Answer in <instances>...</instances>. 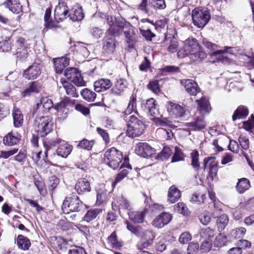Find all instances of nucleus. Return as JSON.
Listing matches in <instances>:
<instances>
[{
  "label": "nucleus",
  "mask_w": 254,
  "mask_h": 254,
  "mask_svg": "<svg viewBox=\"0 0 254 254\" xmlns=\"http://www.w3.org/2000/svg\"><path fill=\"white\" fill-rule=\"evenodd\" d=\"M72 150V146L63 141L56 151V156H59L63 158H66L71 153Z\"/></svg>",
  "instance_id": "23"
},
{
  "label": "nucleus",
  "mask_w": 254,
  "mask_h": 254,
  "mask_svg": "<svg viewBox=\"0 0 254 254\" xmlns=\"http://www.w3.org/2000/svg\"><path fill=\"white\" fill-rule=\"evenodd\" d=\"M64 75L68 80L73 82L75 85L77 86H85V82L77 68L68 67L65 70Z\"/></svg>",
  "instance_id": "6"
},
{
  "label": "nucleus",
  "mask_w": 254,
  "mask_h": 254,
  "mask_svg": "<svg viewBox=\"0 0 254 254\" xmlns=\"http://www.w3.org/2000/svg\"><path fill=\"white\" fill-rule=\"evenodd\" d=\"M68 254H87V253L83 248L75 246L68 250Z\"/></svg>",
  "instance_id": "64"
},
{
  "label": "nucleus",
  "mask_w": 254,
  "mask_h": 254,
  "mask_svg": "<svg viewBox=\"0 0 254 254\" xmlns=\"http://www.w3.org/2000/svg\"><path fill=\"white\" fill-rule=\"evenodd\" d=\"M199 219L202 224L207 225L210 222L211 217L207 212H204L199 215Z\"/></svg>",
  "instance_id": "60"
},
{
  "label": "nucleus",
  "mask_w": 254,
  "mask_h": 254,
  "mask_svg": "<svg viewBox=\"0 0 254 254\" xmlns=\"http://www.w3.org/2000/svg\"><path fill=\"white\" fill-rule=\"evenodd\" d=\"M175 209L183 215H187L188 213V208L186 204L183 202H179L175 205Z\"/></svg>",
  "instance_id": "57"
},
{
  "label": "nucleus",
  "mask_w": 254,
  "mask_h": 254,
  "mask_svg": "<svg viewBox=\"0 0 254 254\" xmlns=\"http://www.w3.org/2000/svg\"><path fill=\"white\" fill-rule=\"evenodd\" d=\"M60 82L62 84L67 95L72 97H78L76 88L71 83L66 81L64 79H61Z\"/></svg>",
  "instance_id": "25"
},
{
  "label": "nucleus",
  "mask_w": 254,
  "mask_h": 254,
  "mask_svg": "<svg viewBox=\"0 0 254 254\" xmlns=\"http://www.w3.org/2000/svg\"><path fill=\"white\" fill-rule=\"evenodd\" d=\"M178 47V42L177 41L176 39L173 38V39L171 40L170 42L169 45L167 48V51L170 53H175L177 51Z\"/></svg>",
  "instance_id": "58"
},
{
  "label": "nucleus",
  "mask_w": 254,
  "mask_h": 254,
  "mask_svg": "<svg viewBox=\"0 0 254 254\" xmlns=\"http://www.w3.org/2000/svg\"><path fill=\"white\" fill-rule=\"evenodd\" d=\"M181 83L190 95L195 96L197 93L200 92V89L197 84L191 79H182L181 80Z\"/></svg>",
  "instance_id": "15"
},
{
  "label": "nucleus",
  "mask_w": 254,
  "mask_h": 254,
  "mask_svg": "<svg viewBox=\"0 0 254 254\" xmlns=\"http://www.w3.org/2000/svg\"><path fill=\"white\" fill-rule=\"evenodd\" d=\"M112 85L110 80L101 78L94 83V90L97 92L104 91L109 89Z\"/></svg>",
  "instance_id": "22"
},
{
  "label": "nucleus",
  "mask_w": 254,
  "mask_h": 254,
  "mask_svg": "<svg viewBox=\"0 0 254 254\" xmlns=\"http://www.w3.org/2000/svg\"><path fill=\"white\" fill-rule=\"evenodd\" d=\"M215 159L214 157H211L205 158L204 160V170L207 167V164L209 161H211L209 165V175L210 177L213 178L216 175L217 169L216 164H213V162Z\"/></svg>",
  "instance_id": "30"
},
{
  "label": "nucleus",
  "mask_w": 254,
  "mask_h": 254,
  "mask_svg": "<svg viewBox=\"0 0 254 254\" xmlns=\"http://www.w3.org/2000/svg\"><path fill=\"white\" fill-rule=\"evenodd\" d=\"M206 123L202 118H198L193 122L187 123L186 126L193 130H199L205 128Z\"/></svg>",
  "instance_id": "28"
},
{
  "label": "nucleus",
  "mask_w": 254,
  "mask_h": 254,
  "mask_svg": "<svg viewBox=\"0 0 254 254\" xmlns=\"http://www.w3.org/2000/svg\"><path fill=\"white\" fill-rule=\"evenodd\" d=\"M203 45L207 49L211 51V53L210 54L211 56L216 57L219 55H221L225 53L232 54L231 52L230 51V50L232 48L231 47L225 46L224 48V50H216L217 48V45L206 40L203 41Z\"/></svg>",
  "instance_id": "16"
},
{
  "label": "nucleus",
  "mask_w": 254,
  "mask_h": 254,
  "mask_svg": "<svg viewBox=\"0 0 254 254\" xmlns=\"http://www.w3.org/2000/svg\"><path fill=\"white\" fill-rule=\"evenodd\" d=\"M120 27L124 29V33L126 38V42L128 44L129 47H132L137 41L136 34V29L129 23H126L124 25H119Z\"/></svg>",
  "instance_id": "7"
},
{
  "label": "nucleus",
  "mask_w": 254,
  "mask_h": 254,
  "mask_svg": "<svg viewBox=\"0 0 254 254\" xmlns=\"http://www.w3.org/2000/svg\"><path fill=\"white\" fill-rule=\"evenodd\" d=\"M199 48L198 43L197 42L196 40L192 38H189L185 42V46L183 48V52L184 54L189 56L191 54L196 52V51H198Z\"/></svg>",
  "instance_id": "18"
},
{
  "label": "nucleus",
  "mask_w": 254,
  "mask_h": 254,
  "mask_svg": "<svg viewBox=\"0 0 254 254\" xmlns=\"http://www.w3.org/2000/svg\"><path fill=\"white\" fill-rule=\"evenodd\" d=\"M12 117L13 119V124L15 127H19L22 126L23 121V115L20 110L14 108L12 111Z\"/></svg>",
  "instance_id": "31"
},
{
  "label": "nucleus",
  "mask_w": 254,
  "mask_h": 254,
  "mask_svg": "<svg viewBox=\"0 0 254 254\" xmlns=\"http://www.w3.org/2000/svg\"><path fill=\"white\" fill-rule=\"evenodd\" d=\"M250 187L249 181L246 178H243L238 182L236 189L240 193L244 192Z\"/></svg>",
  "instance_id": "39"
},
{
  "label": "nucleus",
  "mask_w": 254,
  "mask_h": 254,
  "mask_svg": "<svg viewBox=\"0 0 254 254\" xmlns=\"http://www.w3.org/2000/svg\"><path fill=\"white\" fill-rule=\"evenodd\" d=\"M142 111L149 116L154 117L158 116L160 113L157 107L156 101L153 98H150L141 104Z\"/></svg>",
  "instance_id": "8"
},
{
  "label": "nucleus",
  "mask_w": 254,
  "mask_h": 254,
  "mask_svg": "<svg viewBox=\"0 0 254 254\" xmlns=\"http://www.w3.org/2000/svg\"><path fill=\"white\" fill-rule=\"evenodd\" d=\"M147 87L154 93H158L160 92V89L157 80L150 81L147 85Z\"/></svg>",
  "instance_id": "56"
},
{
  "label": "nucleus",
  "mask_w": 254,
  "mask_h": 254,
  "mask_svg": "<svg viewBox=\"0 0 254 254\" xmlns=\"http://www.w3.org/2000/svg\"><path fill=\"white\" fill-rule=\"evenodd\" d=\"M75 189L79 194H83L91 190V187L89 181L85 178L78 180L75 186Z\"/></svg>",
  "instance_id": "19"
},
{
  "label": "nucleus",
  "mask_w": 254,
  "mask_h": 254,
  "mask_svg": "<svg viewBox=\"0 0 254 254\" xmlns=\"http://www.w3.org/2000/svg\"><path fill=\"white\" fill-rule=\"evenodd\" d=\"M129 219L135 223H140L143 222L144 217L143 211H131L128 212Z\"/></svg>",
  "instance_id": "34"
},
{
  "label": "nucleus",
  "mask_w": 254,
  "mask_h": 254,
  "mask_svg": "<svg viewBox=\"0 0 254 254\" xmlns=\"http://www.w3.org/2000/svg\"><path fill=\"white\" fill-rule=\"evenodd\" d=\"M72 11L73 13L68 15L70 20L73 21H79L83 19L84 15L81 7L77 6L76 8H73Z\"/></svg>",
  "instance_id": "29"
},
{
  "label": "nucleus",
  "mask_w": 254,
  "mask_h": 254,
  "mask_svg": "<svg viewBox=\"0 0 254 254\" xmlns=\"http://www.w3.org/2000/svg\"><path fill=\"white\" fill-rule=\"evenodd\" d=\"M64 140L58 137L57 135L51 138L47 139V140L43 141V145L46 149L45 151V155L47 157L49 156L52 158L56 157V154L55 152L51 151V148L53 146H55L58 143H62Z\"/></svg>",
  "instance_id": "9"
},
{
  "label": "nucleus",
  "mask_w": 254,
  "mask_h": 254,
  "mask_svg": "<svg viewBox=\"0 0 254 254\" xmlns=\"http://www.w3.org/2000/svg\"><path fill=\"white\" fill-rule=\"evenodd\" d=\"M172 153L173 152L170 148L164 147L162 151L157 154L156 158L160 161L166 160L169 158Z\"/></svg>",
  "instance_id": "41"
},
{
  "label": "nucleus",
  "mask_w": 254,
  "mask_h": 254,
  "mask_svg": "<svg viewBox=\"0 0 254 254\" xmlns=\"http://www.w3.org/2000/svg\"><path fill=\"white\" fill-rule=\"evenodd\" d=\"M4 4L13 13L19 14L22 12V6L19 0H8Z\"/></svg>",
  "instance_id": "24"
},
{
  "label": "nucleus",
  "mask_w": 254,
  "mask_h": 254,
  "mask_svg": "<svg viewBox=\"0 0 254 254\" xmlns=\"http://www.w3.org/2000/svg\"><path fill=\"white\" fill-rule=\"evenodd\" d=\"M56 72L57 73H61L64 68L69 64V59L62 57L53 59Z\"/></svg>",
  "instance_id": "21"
},
{
  "label": "nucleus",
  "mask_w": 254,
  "mask_h": 254,
  "mask_svg": "<svg viewBox=\"0 0 254 254\" xmlns=\"http://www.w3.org/2000/svg\"><path fill=\"white\" fill-rule=\"evenodd\" d=\"M149 4L155 9H163L166 7L164 0H149Z\"/></svg>",
  "instance_id": "52"
},
{
  "label": "nucleus",
  "mask_w": 254,
  "mask_h": 254,
  "mask_svg": "<svg viewBox=\"0 0 254 254\" xmlns=\"http://www.w3.org/2000/svg\"><path fill=\"white\" fill-rule=\"evenodd\" d=\"M155 151L150 145L145 142L138 143L135 149L136 154L144 158L151 157L155 153Z\"/></svg>",
  "instance_id": "12"
},
{
  "label": "nucleus",
  "mask_w": 254,
  "mask_h": 254,
  "mask_svg": "<svg viewBox=\"0 0 254 254\" xmlns=\"http://www.w3.org/2000/svg\"><path fill=\"white\" fill-rule=\"evenodd\" d=\"M82 97L89 102L93 101L96 97V94L88 88H84L81 91L80 93Z\"/></svg>",
  "instance_id": "42"
},
{
  "label": "nucleus",
  "mask_w": 254,
  "mask_h": 254,
  "mask_svg": "<svg viewBox=\"0 0 254 254\" xmlns=\"http://www.w3.org/2000/svg\"><path fill=\"white\" fill-rule=\"evenodd\" d=\"M42 65L37 63H34L28 68L24 70L23 76L28 80L37 78L41 74Z\"/></svg>",
  "instance_id": "10"
},
{
  "label": "nucleus",
  "mask_w": 254,
  "mask_h": 254,
  "mask_svg": "<svg viewBox=\"0 0 254 254\" xmlns=\"http://www.w3.org/2000/svg\"><path fill=\"white\" fill-rule=\"evenodd\" d=\"M103 48L109 53H113L115 51L116 44L114 38H107L104 41Z\"/></svg>",
  "instance_id": "37"
},
{
  "label": "nucleus",
  "mask_w": 254,
  "mask_h": 254,
  "mask_svg": "<svg viewBox=\"0 0 254 254\" xmlns=\"http://www.w3.org/2000/svg\"><path fill=\"white\" fill-rule=\"evenodd\" d=\"M94 143V142L93 140H88L86 139H83L79 142L77 146L80 148L90 150H91Z\"/></svg>",
  "instance_id": "50"
},
{
  "label": "nucleus",
  "mask_w": 254,
  "mask_h": 254,
  "mask_svg": "<svg viewBox=\"0 0 254 254\" xmlns=\"http://www.w3.org/2000/svg\"><path fill=\"white\" fill-rule=\"evenodd\" d=\"M166 107L169 115L171 116L180 118L184 116L185 111L184 108L179 104L172 102H168Z\"/></svg>",
  "instance_id": "14"
},
{
  "label": "nucleus",
  "mask_w": 254,
  "mask_h": 254,
  "mask_svg": "<svg viewBox=\"0 0 254 254\" xmlns=\"http://www.w3.org/2000/svg\"><path fill=\"white\" fill-rule=\"evenodd\" d=\"M212 247V240H204L200 246L199 251L201 253H207L211 250Z\"/></svg>",
  "instance_id": "51"
},
{
  "label": "nucleus",
  "mask_w": 254,
  "mask_h": 254,
  "mask_svg": "<svg viewBox=\"0 0 254 254\" xmlns=\"http://www.w3.org/2000/svg\"><path fill=\"white\" fill-rule=\"evenodd\" d=\"M83 203L75 194H71L65 197L63 205L62 210L64 213L79 212L83 208Z\"/></svg>",
  "instance_id": "2"
},
{
  "label": "nucleus",
  "mask_w": 254,
  "mask_h": 254,
  "mask_svg": "<svg viewBox=\"0 0 254 254\" xmlns=\"http://www.w3.org/2000/svg\"><path fill=\"white\" fill-rule=\"evenodd\" d=\"M40 101L42 105V108L46 111H49L53 107L54 105L52 101L47 97H42Z\"/></svg>",
  "instance_id": "53"
},
{
  "label": "nucleus",
  "mask_w": 254,
  "mask_h": 254,
  "mask_svg": "<svg viewBox=\"0 0 254 254\" xmlns=\"http://www.w3.org/2000/svg\"><path fill=\"white\" fill-rule=\"evenodd\" d=\"M191 239V236L189 232L183 233L180 236L179 241L180 243L185 244L188 243Z\"/></svg>",
  "instance_id": "61"
},
{
  "label": "nucleus",
  "mask_w": 254,
  "mask_h": 254,
  "mask_svg": "<svg viewBox=\"0 0 254 254\" xmlns=\"http://www.w3.org/2000/svg\"><path fill=\"white\" fill-rule=\"evenodd\" d=\"M126 224H127V228L128 231L136 236L140 237L142 231V228L141 226H134L129 223L128 221H126Z\"/></svg>",
  "instance_id": "47"
},
{
  "label": "nucleus",
  "mask_w": 254,
  "mask_h": 254,
  "mask_svg": "<svg viewBox=\"0 0 254 254\" xmlns=\"http://www.w3.org/2000/svg\"><path fill=\"white\" fill-rule=\"evenodd\" d=\"M129 120L127 129V135L134 138L141 135L144 130L145 125L142 121L134 115L129 117Z\"/></svg>",
  "instance_id": "3"
},
{
  "label": "nucleus",
  "mask_w": 254,
  "mask_h": 254,
  "mask_svg": "<svg viewBox=\"0 0 254 254\" xmlns=\"http://www.w3.org/2000/svg\"><path fill=\"white\" fill-rule=\"evenodd\" d=\"M199 234L200 237L204 239V240H212L214 235L213 230L209 227L202 229Z\"/></svg>",
  "instance_id": "43"
},
{
  "label": "nucleus",
  "mask_w": 254,
  "mask_h": 254,
  "mask_svg": "<svg viewBox=\"0 0 254 254\" xmlns=\"http://www.w3.org/2000/svg\"><path fill=\"white\" fill-rule=\"evenodd\" d=\"M25 39L22 38L18 39L16 41V45L18 47L17 54H19V55L21 54L22 51L21 50V48H22V50L23 52V54L24 55V58H25L26 57L25 56V55L27 54V50L25 47Z\"/></svg>",
  "instance_id": "49"
},
{
  "label": "nucleus",
  "mask_w": 254,
  "mask_h": 254,
  "mask_svg": "<svg viewBox=\"0 0 254 254\" xmlns=\"http://www.w3.org/2000/svg\"><path fill=\"white\" fill-rule=\"evenodd\" d=\"M229 222V218L227 215L223 214L217 220V226L219 231L223 230Z\"/></svg>",
  "instance_id": "38"
},
{
  "label": "nucleus",
  "mask_w": 254,
  "mask_h": 254,
  "mask_svg": "<svg viewBox=\"0 0 254 254\" xmlns=\"http://www.w3.org/2000/svg\"><path fill=\"white\" fill-rule=\"evenodd\" d=\"M200 247L197 243H190L188 248V254H193L199 251Z\"/></svg>",
  "instance_id": "63"
},
{
  "label": "nucleus",
  "mask_w": 254,
  "mask_h": 254,
  "mask_svg": "<svg viewBox=\"0 0 254 254\" xmlns=\"http://www.w3.org/2000/svg\"><path fill=\"white\" fill-rule=\"evenodd\" d=\"M194 24L199 28L203 27L209 21L211 16L206 8L196 7L192 11Z\"/></svg>",
  "instance_id": "4"
},
{
  "label": "nucleus",
  "mask_w": 254,
  "mask_h": 254,
  "mask_svg": "<svg viewBox=\"0 0 254 254\" xmlns=\"http://www.w3.org/2000/svg\"><path fill=\"white\" fill-rule=\"evenodd\" d=\"M155 234L151 230H146L141 232L140 237L142 242L137 245L139 249L146 248L150 246L155 237Z\"/></svg>",
  "instance_id": "11"
},
{
  "label": "nucleus",
  "mask_w": 254,
  "mask_h": 254,
  "mask_svg": "<svg viewBox=\"0 0 254 254\" xmlns=\"http://www.w3.org/2000/svg\"><path fill=\"white\" fill-rule=\"evenodd\" d=\"M191 165L192 167L196 170L198 171L200 167V164L198 160L199 153L194 150L191 153Z\"/></svg>",
  "instance_id": "46"
},
{
  "label": "nucleus",
  "mask_w": 254,
  "mask_h": 254,
  "mask_svg": "<svg viewBox=\"0 0 254 254\" xmlns=\"http://www.w3.org/2000/svg\"><path fill=\"white\" fill-rule=\"evenodd\" d=\"M123 158V154L121 151L115 147H112L105 152L104 161L109 167L116 170L118 168Z\"/></svg>",
  "instance_id": "1"
},
{
  "label": "nucleus",
  "mask_w": 254,
  "mask_h": 254,
  "mask_svg": "<svg viewBox=\"0 0 254 254\" xmlns=\"http://www.w3.org/2000/svg\"><path fill=\"white\" fill-rule=\"evenodd\" d=\"M21 140V136L17 133L9 132L3 138V144L8 146H11L18 144Z\"/></svg>",
  "instance_id": "20"
},
{
  "label": "nucleus",
  "mask_w": 254,
  "mask_h": 254,
  "mask_svg": "<svg viewBox=\"0 0 254 254\" xmlns=\"http://www.w3.org/2000/svg\"><path fill=\"white\" fill-rule=\"evenodd\" d=\"M113 208L117 207V209H129L130 204L128 201L124 198L123 196L117 197V199L112 203Z\"/></svg>",
  "instance_id": "27"
},
{
  "label": "nucleus",
  "mask_w": 254,
  "mask_h": 254,
  "mask_svg": "<svg viewBox=\"0 0 254 254\" xmlns=\"http://www.w3.org/2000/svg\"><path fill=\"white\" fill-rule=\"evenodd\" d=\"M107 243L112 248L119 249L122 247L121 244L117 241L115 232H113L108 238Z\"/></svg>",
  "instance_id": "40"
},
{
  "label": "nucleus",
  "mask_w": 254,
  "mask_h": 254,
  "mask_svg": "<svg viewBox=\"0 0 254 254\" xmlns=\"http://www.w3.org/2000/svg\"><path fill=\"white\" fill-rule=\"evenodd\" d=\"M102 211L101 209L98 208L91 209L87 211L84 216L83 217V221L87 223L95 219L98 215Z\"/></svg>",
  "instance_id": "36"
},
{
  "label": "nucleus",
  "mask_w": 254,
  "mask_h": 254,
  "mask_svg": "<svg viewBox=\"0 0 254 254\" xmlns=\"http://www.w3.org/2000/svg\"><path fill=\"white\" fill-rule=\"evenodd\" d=\"M139 30L141 34L147 41H151L152 38L155 36V35L149 29L143 30L141 28H139Z\"/></svg>",
  "instance_id": "59"
},
{
  "label": "nucleus",
  "mask_w": 254,
  "mask_h": 254,
  "mask_svg": "<svg viewBox=\"0 0 254 254\" xmlns=\"http://www.w3.org/2000/svg\"><path fill=\"white\" fill-rule=\"evenodd\" d=\"M18 248L21 250H28L31 246L30 240L27 237L22 235H19L17 238Z\"/></svg>",
  "instance_id": "33"
},
{
  "label": "nucleus",
  "mask_w": 254,
  "mask_h": 254,
  "mask_svg": "<svg viewBox=\"0 0 254 254\" xmlns=\"http://www.w3.org/2000/svg\"><path fill=\"white\" fill-rule=\"evenodd\" d=\"M127 81L123 78H120L117 80L115 84V87L117 90L122 92L125 91V89L127 87Z\"/></svg>",
  "instance_id": "55"
},
{
  "label": "nucleus",
  "mask_w": 254,
  "mask_h": 254,
  "mask_svg": "<svg viewBox=\"0 0 254 254\" xmlns=\"http://www.w3.org/2000/svg\"><path fill=\"white\" fill-rule=\"evenodd\" d=\"M106 192L104 190L99 189L97 191V203L100 204L105 199Z\"/></svg>",
  "instance_id": "62"
},
{
  "label": "nucleus",
  "mask_w": 254,
  "mask_h": 254,
  "mask_svg": "<svg viewBox=\"0 0 254 254\" xmlns=\"http://www.w3.org/2000/svg\"><path fill=\"white\" fill-rule=\"evenodd\" d=\"M249 114L248 108L244 106H240L234 112L232 116V120L235 121L237 119H242L245 118Z\"/></svg>",
  "instance_id": "32"
},
{
  "label": "nucleus",
  "mask_w": 254,
  "mask_h": 254,
  "mask_svg": "<svg viewBox=\"0 0 254 254\" xmlns=\"http://www.w3.org/2000/svg\"><path fill=\"white\" fill-rule=\"evenodd\" d=\"M54 17L57 22H61L68 17L69 8L65 2H59L54 11Z\"/></svg>",
  "instance_id": "13"
},
{
  "label": "nucleus",
  "mask_w": 254,
  "mask_h": 254,
  "mask_svg": "<svg viewBox=\"0 0 254 254\" xmlns=\"http://www.w3.org/2000/svg\"><path fill=\"white\" fill-rule=\"evenodd\" d=\"M52 9L51 8H47L46 10L44 15L45 26L47 29L50 28L53 26L51 23V15Z\"/></svg>",
  "instance_id": "54"
},
{
  "label": "nucleus",
  "mask_w": 254,
  "mask_h": 254,
  "mask_svg": "<svg viewBox=\"0 0 254 254\" xmlns=\"http://www.w3.org/2000/svg\"><path fill=\"white\" fill-rule=\"evenodd\" d=\"M189 57L192 62H199L205 59L206 57V54L203 51H200L199 48L198 51H196V52L191 54Z\"/></svg>",
  "instance_id": "45"
},
{
  "label": "nucleus",
  "mask_w": 254,
  "mask_h": 254,
  "mask_svg": "<svg viewBox=\"0 0 254 254\" xmlns=\"http://www.w3.org/2000/svg\"><path fill=\"white\" fill-rule=\"evenodd\" d=\"M196 101L197 102L198 108L201 112V114H203L209 112L211 108L209 101L207 99L204 98H202L200 100H197Z\"/></svg>",
  "instance_id": "35"
},
{
  "label": "nucleus",
  "mask_w": 254,
  "mask_h": 254,
  "mask_svg": "<svg viewBox=\"0 0 254 254\" xmlns=\"http://www.w3.org/2000/svg\"><path fill=\"white\" fill-rule=\"evenodd\" d=\"M181 192L175 186L170 187L168 192V200L171 203H175L180 198Z\"/></svg>",
  "instance_id": "26"
},
{
  "label": "nucleus",
  "mask_w": 254,
  "mask_h": 254,
  "mask_svg": "<svg viewBox=\"0 0 254 254\" xmlns=\"http://www.w3.org/2000/svg\"><path fill=\"white\" fill-rule=\"evenodd\" d=\"M136 98L132 95L129 99V102L128 104L127 109L124 112V114L126 115L130 114L132 111H134L135 113H137V111L136 109Z\"/></svg>",
  "instance_id": "44"
},
{
  "label": "nucleus",
  "mask_w": 254,
  "mask_h": 254,
  "mask_svg": "<svg viewBox=\"0 0 254 254\" xmlns=\"http://www.w3.org/2000/svg\"><path fill=\"white\" fill-rule=\"evenodd\" d=\"M52 118L48 116H41L35 119V124L37 126L36 131L41 137L46 136L53 130Z\"/></svg>",
  "instance_id": "5"
},
{
  "label": "nucleus",
  "mask_w": 254,
  "mask_h": 254,
  "mask_svg": "<svg viewBox=\"0 0 254 254\" xmlns=\"http://www.w3.org/2000/svg\"><path fill=\"white\" fill-rule=\"evenodd\" d=\"M171 219L172 216L170 214L163 212L153 220L152 222V224L157 228H161L168 224Z\"/></svg>",
  "instance_id": "17"
},
{
  "label": "nucleus",
  "mask_w": 254,
  "mask_h": 254,
  "mask_svg": "<svg viewBox=\"0 0 254 254\" xmlns=\"http://www.w3.org/2000/svg\"><path fill=\"white\" fill-rule=\"evenodd\" d=\"M154 119L157 126L162 127H169L172 128H175L176 127V126L173 125L172 123L166 118L161 119L156 117Z\"/></svg>",
  "instance_id": "48"
}]
</instances>
